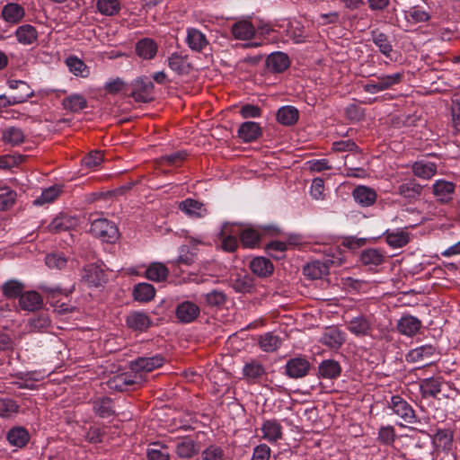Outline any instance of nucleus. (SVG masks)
I'll use <instances>...</instances> for the list:
<instances>
[{
    "instance_id": "obj_44",
    "label": "nucleus",
    "mask_w": 460,
    "mask_h": 460,
    "mask_svg": "<svg viewBox=\"0 0 460 460\" xmlns=\"http://www.w3.org/2000/svg\"><path fill=\"white\" fill-rule=\"evenodd\" d=\"M9 443L17 447H24L30 439L29 432L22 427H15L7 433Z\"/></svg>"
},
{
    "instance_id": "obj_58",
    "label": "nucleus",
    "mask_w": 460,
    "mask_h": 460,
    "mask_svg": "<svg viewBox=\"0 0 460 460\" xmlns=\"http://www.w3.org/2000/svg\"><path fill=\"white\" fill-rule=\"evenodd\" d=\"M200 457L201 460H225V452L220 446L212 444L201 451Z\"/></svg>"
},
{
    "instance_id": "obj_39",
    "label": "nucleus",
    "mask_w": 460,
    "mask_h": 460,
    "mask_svg": "<svg viewBox=\"0 0 460 460\" xmlns=\"http://www.w3.org/2000/svg\"><path fill=\"white\" fill-rule=\"evenodd\" d=\"M397 192L408 200H414L421 195L422 186L411 180L399 185Z\"/></svg>"
},
{
    "instance_id": "obj_46",
    "label": "nucleus",
    "mask_w": 460,
    "mask_h": 460,
    "mask_svg": "<svg viewBox=\"0 0 460 460\" xmlns=\"http://www.w3.org/2000/svg\"><path fill=\"white\" fill-rule=\"evenodd\" d=\"M371 35L372 40L374 44L378 48L379 51L385 57L389 58L391 52L393 51V45L389 40V37L385 33L379 31H373Z\"/></svg>"
},
{
    "instance_id": "obj_37",
    "label": "nucleus",
    "mask_w": 460,
    "mask_h": 460,
    "mask_svg": "<svg viewBox=\"0 0 460 460\" xmlns=\"http://www.w3.org/2000/svg\"><path fill=\"white\" fill-rule=\"evenodd\" d=\"M437 352V348L431 344H426L411 349L407 356V361L419 362L433 357Z\"/></svg>"
},
{
    "instance_id": "obj_45",
    "label": "nucleus",
    "mask_w": 460,
    "mask_h": 460,
    "mask_svg": "<svg viewBox=\"0 0 460 460\" xmlns=\"http://www.w3.org/2000/svg\"><path fill=\"white\" fill-rule=\"evenodd\" d=\"M62 105L65 110L78 112L87 106V101L85 97L79 93L71 94L62 101Z\"/></svg>"
},
{
    "instance_id": "obj_21",
    "label": "nucleus",
    "mask_w": 460,
    "mask_h": 460,
    "mask_svg": "<svg viewBox=\"0 0 460 460\" xmlns=\"http://www.w3.org/2000/svg\"><path fill=\"white\" fill-rule=\"evenodd\" d=\"M16 40L24 46L32 45L38 40L39 33L31 24H22L17 27L14 31Z\"/></svg>"
},
{
    "instance_id": "obj_13",
    "label": "nucleus",
    "mask_w": 460,
    "mask_h": 460,
    "mask_svg": "<svg viewBox=\"0 0 460 460\" xmlns=\"http://www.w3.org/2000/svg\"><path fill=\"white\" fill-rule=\"evenodd\" d=\"M384 237L388 246L393 249L402 248L411 240L410 233L405 228L388 229L384 233Z\"/></svg>"
},
{
    "instance_id": "obj_64",
    "label": "nucleus",
    "mask_w": 460,
    "mask_h": 460,
    "mask_svg": "<svg viewBox=\"0 0 460 460\" xmlns=\"http://www.w3.org/2000/svg\"><path fill=\"white\" fill-rule=\"evenodd\" d=\"M271 449L267 444H260L253 448L251 460H270Z\"/></svg>"
},
{
    "instance_id": "obj_8",
    "label": "nucleus",
    "mask_w": 460,
    "mask_h": 460,
    "mask_svg": "<svg viewBox=\"0 0 460 460\" xmlns=\"http://www.w3.org/2000/svg\"><path fill=\"white\" fill-rule=\"evenodd\" d=\"M261 438L270 444H276L283 438V427L276 419L265 420L261 427Z\"/></svg>"
},
{
    "instance_id": "obj_63",
    "label": "nucleus",
    "mask_w": 460,
    "mask_h": 460,
    "mask_svg": "<svg viewBox=\"0 0 460 460\" xmlns=\"http://www.w3.org/2000/svg\"><path fill=\"white\" fill-rule=\"evenodd\" d=\"M66 66H68L71 73L75 75L86 76L84 72L86 69V65L76 57H69L66 60Z\"/></svg>"
},
{
    "instance_id": "obj_28",
    "label": "nucleus",
    "mask_w": 460,
    "mask_h": 460,
    "mask_svg": "<svg viewBox=\"0 0 460 460\" xmlns=\"http://www.w3.org/2000/svg\"><path fill=\"white\" fill-rule=\"evenodd\" d=\"M456 185L452 181L438 180L433 184V194L441 202H447L452 199Z\"/></svg>"
},
{
    "instance_id": "obj_59",
    "label": "nucleus",
    "mask_w": 460,
    "mask_h": 460,
    "mask_svg": "<svg viewBox=\"0 0 460 460\" xmlns=\"http://www.w3.org/2000/svg\"><path fill=\"white\" fill-rule=\"evenodd\" d=\"M103 162V155L101 151H92L88 155H84L82 159V165L94 170L99 167Z\"/></svg>"
},
{
    "instance_id": "obj_12",
    "label": "nucleus",
    "mask_w": 460,
    "mask_h": 460,
    "mask_svg": "<svg viewBox=\"0 0 460 460\" xmlns=\"http://www.w3.org/2000/svg\"><path fill=\"white\" fill-rule=\"evenodd\" d=\"M406 26L411 27L418 23L428 22L431 19L430 13L421 5H413L403 11Z\"/></svg>"
},
{
    "instance_id": "obj_52",
    "label": "nucleus",
    "mask_w": 460,
    "mask_h": 460,
    "mask_svg": "<svg viewBox=\"0 0 460 460\" xmlns=\"http://www.w3.org/2000/svg\"><path fill=\"white\" fill-rule=\"evenodd\" d=\"M50 326L49 314L41 313L29 320L28 327L31 332H45Z\"/></svg>"
},
{
    "instance_id": "obj_38",
    "label": "nucleus",
    "mask_w": 460,
    "mask_h": 460,
    "mask_svg": "<svg viewBox=\"0 0 460 460\" xmlns=\"http://www.w3.org/2000/svg\"><path fill=\"white\" fill-rule=\"evenodd\" d=\"M299 118V112L294 106L287 105L279 109L277 112V120L284 126H292L296 123Z\"/></svg>"
},
{
    "instance_id": "obj_2",
    "label": "nucleus",
    "mask_w": 460,
    "mask_h": 460,
    "mask_svg": "<svg viewBox=\"0 0 460 460\" xmlns=\"http://www.w3.org/2000/svg\"><path fill=\"white\" fill-rule=\"evenodd\" d=\"M6 84L11 90H21L20 94H13L6 96L0 95V108H7L27 102L35 95L34 90L31 85L22 80L8 79Z\"/></svg>"
},
{
    "instance_id": "obj_30",
    "label": "nucleus",
    "mask_w": 460,
    "mask_h": 460,
    "mask_svg": "<svg viewBox=\"0 0 460 460\" xmlns=\"http://www.w3.org/2000/svg\"><path fill=\"white\" fill-rule=\"evenodd\" d=\"M348 330L358 337L368 336L371 333V323L364 316L352 318L347 325Z\"/></svg>"
},
{
    "instance_id": "obj_24",
    "label": "nucleus",
    "mask_w": 460,
    "mask_h": 460,
    "mask_svg": "<svg viewBox=\"0 0 460 460\" xmlns=\"http://www.w3.org/2000/svg\"><path fill=\"white\" fill-rule=\"evenodd\" d=\"M186 42L191 50L197 52H201L208 45L206 35L195 28L187 30Z\"/></svg>"
},
{
    "instance_id": "obj_56",
    "label": "nucleus",
    "mask_w": 460,
    "mask_h": 460,
    "mask_svg": "<svg viewBox=\"0 0 460 460\" xmlns=\"http://www.w3.org/2000/svg\"><path fill=\"white\" fill-rule=\"evenodd\" d=\"M261 238L259 231L253 228H245L240 234V241L246 248H254Z\"/></svg>"
},
{
    "instance_id": "obj_15",
    "label": "nucleus",
    "mask_w": 460,
    "mask_h": 460,
    "mask_svg": "<svg viewBox=\"0 0 460 460\" xmlns=\"http://www.w3.org/2000/svg\"><path fill=\"white\" fill-rule=\"evenodd\" d=\"M237 135L243 142L252 143L261 137L262 129L258 122L245 121L239 126Z\"/></svg>"
},
{
    "instance_id": "obj_41",
    "label": "nucleus",
    "mask_w": 460,
    "mask_h": 460,
    "mask_svg": "<svg viewBox=\"0 0 460 460\" xmlns=\"http://www.w3.org/2000/svg\"><path fill=\"white\" fill-rule=\"evenodd\" d=\"M127 324L135 331H146L151 324L147 314L140 312H134L127 317Z\"/></svg>"
},
{
    "instance_id": "obj_7",
    "label": "nucleus",
    "mask_w": 460,
    "mask_h": 460,
    "mask_svg": "<svg viewBox=\"0 0 460 460\" xmlns=\"http://www.w3.org/2000/svg\"><path fill=\"white\" fill-rule=\"evenodd\" d=\"M200 450L199 443L190 436L179 438L175 443V453L178 457L190 459Z\"/></svg>"
},
{
    "instance_id": "obj_62",
    "label": "nucleus",
    "mask_w": 460,
    "mask_h": 460,
    "mask_svg": "<svg viewBox=\"0 0 460 460\" xmlns=\"http://www.w3.org/2000/svg\"><path fill=\"white\" fill-rule=\"evenodd\" d=\"M18 404L10 398L0 399V417L9 418L18 412Z\"/></svg>"
},
{
    "instance_id": "obj_60",
    "label": "nucleus",
    "mask_w": 460,
    "mask_h": 460,
    "mask_svg": "<svg viewBox=\"0 0 460 460\" xmlns=\"http://www.w3.org/2000/svg\"><path fill=\"white\" fill-rule=\"evenodd\" d=\"M46 265L52 270H62L66 266L67 258L62 253L48 254L45 258Z\"/></svg>"
},
{
    "instance_id": "obj_33",
    "label": "nucleus",
    "mask_w": 460,
    "mask_h": 460,
    "mask_svg": "<svg viewBox=\"0 0 460 460\" xmlns=\"http://www.w3.org/2000/svg\"><path fill=\"white\" fill-rule=\"evenodd\" d=\"M179 208L190 217H203L207 214L204 204L193 199L181 201Z\"/></svg>"
},
{
    "instance_id": "obj_9",
    "label": "nucleus",
    "mask_w": 460,
    "mask_h": 460,
    "mask_svg": "<svg viewBox=\"0 0 460 460\" xmlns=\"http://www.w3.org/2000/svg\"><path fill=\"white\" fill-rule=\"evenodd\" d=\"M390 407L394 414L399 416L407 423L415 422V411L403 398L399 395L392 396Z\"/></svg>"
},
{
    "instance_id": "obj_14",
    "label": "nucleus",
    "mask_w": 460,
    "mask_h": 460,
    "mask_svg": "<svg viewBox=\"0 0 460 460\" xmlns=\"http://www.w3.org/2000/svg\"><path fill=\"white\" fill-rule=\"evenodd\" d=\"M200 309L198 305L190 301H184L179 304L175 310L176 318L182 323L193 322L199 314Z\"/></svg>"
},
{
    "instance_id": "obj_1",
    "label": "nucleus",
    "mask_w": 460,
    "mask_h": 460,
    "mask_svg": "<svg viewBox=\"0 0 460 460\" xmlns=\"http://www.w3.org/2000/svg\"><path fill=\"white\" fill-rule=\"evenodd\" d=\"M323 261H314L307 263L303 270L305 277L311 279H319L329 274L332 267H339L343 263V257L338 247L328 246L323 250Z\"/></svg>"
},
{
    "instance_id": "obj_3",
    "label": "nucleus",
    "mask_w": 460,
    "mask_h": 460,
    "mask_svg": "<svg viewBox=\"0 0 460 460\" xmlns=\"http://www.w3.org/2000/svg\"><path fill=\"white\" fill-rule=\"evenodd\" d=\"M404 78L403 72H397L391 75H376V79L369 80L363 85V90L367 93H377L397 85Z\"/></svg>"
},
{
    "instance_id": "obj_40",
    "label": "nucleus",
    "mask_w": 460,
    "mask_h": 460,
    "mask_svg": "<svg viewBox=\"0 0 460 460\" xmlns=\"http://www.w3.org/2000/svg\"><path fill=\"white\" fill-rule=\"evenodd\" d=\"M251 270L259 277H268L273 272V264L265 257L254 258L250 263Z\"/></svg>"
},
{
    "instance_id": "obj_11",
    "label": "nucleus",
    "mask_w": 460,
    "mask_h": 460,
    "mask_svg": "<svg viewBox=\"0 0 460 460\" xmlns=\"http://www.w3.org/2000/svg\"><path fill=\"white\" fill-rule=\"evenodd\" d=\"M285 368L290 378H302L308 374L310 363L305 357H296L287 361Z\"/></svg>"
},
{
    "instance_id": "obj_57",
    "label": "nucleus",
    "mask_w": 460,
    "mask_h": 460,
    "mask_svg": "<svg viewBox=\"0 0 460 460\" xmlns=\"http://www.w3.org/2000/svg\"><path fill=\"white\" fill-rule=\"evenodd\" d=\"M453 441V434L448 429H439L434 436V444L442 449H449Z\"/></svg>"
},
{
    "instance_id": "obj_55",
    "label": "nucleus",
    "mask_w": 460,
    "mask_h": 460,
    "mask_svg": "<svg viewBox=\"0 0 460 460\" xmlns=\"http://www.w3.org/2000/svg\"><path fill=\"white\" fill-rule=\"evenodd\" d=\"M23 284L17 280H8L2 286V292L5 298L20 297L23 290Z\"/></svg>"
},
{
    "instance_id": "obj_6",
    "label": "nucleus",
    "mask_w": 460,
    "mask_h": 460,
    "mask_svg": "<svg viewBox=\"0 0 460 460\" xmlns=\"http://www.w3.org/2000/svg\"><path fill=\"white\" fill-rule=\"evenodd\" d=\"M165 358L157 354L153 357H141L130 362V369L137 373H148L164 366Z\"/></svg>"
},
{
    "instance_id": "obj_34",
    "label": "nucleus",
    "mask_w": 460,
    "mask_h": 460,
    "mask_svg": "<svg viewBox=\"0 0 460 460\" xmlns=\"http://www.w3.org/2000/svg\"><path fill=\"white\" fill-rule=\"evenodd\" d=\"M25 134L23 130L18 127H7L2 131V141L11 146H17L22 145L25 140Z\"/></svg>"
},
{
    "instance_id": "obj_48",
    "label": "nucleus",
    "mask_w": 460,
    "mask_h": 460,
    "mask_svg": "<svg viewBox=\"0 0 460 460\" xmlns=\"http://www.w3.org/2000/svg\"><path fill=\"white\" fill-rule=\"evenodd\" d=\"M94 412L101 418H109L113 415L112 402L108 397H102L93 402Z\"/></svg>"
},
{
    "instance_id": "obj_47",
    "label": "nucleus",
    "mask_w": 460,
    "mask_h": 460,
    "mask_svg": "<svg viewBox=\"0 0 460 460\" xmlns=\"http://www.w3.org/2000/svg\"><path fill=\"white\" fill-rule=\"evenodd\" d=\"M134 298L139 302H148L155 297V289L149 283H138L133 289Z\"/></svg>"
},
{
    "instance_id": "obj_35",
    "label": "nucleus",
    "mask_w": 460,
    "mask_h": 460,
    "mask_svg": "<svg viewBox=\"0 0 460 460\" xmlns=\"http://www.w3.org/2000/svg\"><path fill=\"white\" fill-rule=\"evenodd\" d=\"M438 166L435 163L420 160L412 164V172L415 176L429 180L437 173Z\"/></svg>"
},
{
    "instance_id": "obj_51",
    "label": "nucleus",
    "mask_w": 460,
    "mask_h": 460,
    "mask_svg": "<svg viewBox=\"0 0 460 460\" xmlns=\"http://www.w3.org/2000/svg\"><path fill=\"white\" fill-rule=\"evenodd\" d=\"M17 198L15 190L8 186L0 187V210H7L11 208Z\"/></svg>"
},
{
    "instance_id": "obj_50",
    "label": "nucleus",
    "mask_w": 460,
    "mask_h": 460,
    "mask_svg": "<svg viewBox=\"0 0 460 460\" xmlns=\"http://www.w3.org/2000/svg\"><path fill=\"white\" fill-rule=\"evenodd\" d=\"M259 344L262 350L271 352L280 347L281 339L271 332H268L261 336Z\"/></svg>"
},
{
    "instance_id": "obj_10",
    "label": "nucleus",
    "mask_w": 460,
    "mask_h": 460,
    "mask_svg": "<svg viewBox=\"0 0 460 460\" xmlns=\"http://www.w3.org/2000/svg\"><path fill=\"white\" fill-rule=\"evenodd\" d=\"M25 9L18 3L10 2L4 4L1 10V18L9 25L19 24L25 16Z\"/></svg>"
},
{
    "instance_id": "obj_25",
    "label": "nucleus",
    "mask_w": 460,
    "mask_h": 460,
    "mask_svg": "<svg viewBox=\"0 0 460 460\" xmlns=\"http://www.w3.org/2000/svg\"><path fill=\"white\" fill-rule=\"evenodd\" d=\"M243 375L248 382H257L266 375V369L260 361L251 359L243 365Z\"/></svg>"
},
{
    "instance_id": "obj_43",
    "label": "nucleus",
    "mask_w": 460,
    "mask_h": 460,
    "mask_svg": "<svg viewBox=\"0 0 460 460\" xmlns=\"http://www.w3.org/2000/svg\"><path fill=\"white\" fill-rule=\"evenodd\" d=\"M169 275L168 268L161 262L151 263L146 270V277L152 281L161 282L167 279Z\"/></svg>"
},
{
    "instance_id": "obj_18",
    "label": "nucleus",
    "mask_w": 460,
    "mask_h": 460,
    "mask_svg": "<svg viewBox=\"0 0 460 460\" xmlns=\"http://www.w3.org/2000/svg\"><path fill=\"white\" fill-rule=\"evenodd\" d=\"M158 51V45L155 40L143 38L139 40L135 46V52L138 58L144 60L155 58Z\"/></svg>"
},
{
    "instance_id": "obj_42",
    "label": "nucleus",
    "mask_w": 460,
    "mask_h": 460,
    "mask_svg": "<svg viewBox=\"0 0 460 460\" xmlns=\"http://www.w3.org/2000/svg\"><path fill=\"white\" fill-rule=\"evenodd\" d=\"M341 372V365L336 360L325 359L319 365V374L323 378L335 379Z\"/></svg>"
},
{
    "instance_id": "obj_4",
    "label": "nucleus",
    "mask_w": 460,
    "mask_h": 460,
    "mask_svg": "<svg viewBox=\"0 0 460 460\" xmlns=\"http://www.w3.org/2000/svg\"><path fill=\"white\" fill-rule=\"evenodd\" d=\"M90 232L102 242L114 243L119 237V230L114 223L106 218L94 219L91 224Z\"/></svg>"
},
{
    "instance_id": "obj_27",
    "label": "nucleus",
    "mask_w": 460,
    "mask_h": 460,
    "mask_svg": "<svg viewBox=\"0 0 460 460\" xmlns=\"http://www.w3.org/2000/svg\"><path fill=\"white\" fill-rule=\"evenodd\" d=\"M231 32L236 40H248L255 34V28L251 22L242 20L232 25Z\"/></svg>"
},
{
    "instance_id": "obj_17",
    "label": "nucleus",
    "mask_w": 460,
    "mask_h": 460,
    "mask_svg": "<svg viewBox=\"0 0 460 460\" xmlns=\"http://www.w3.org/2000/svg\"><path fill=\"white\" fill-rule=\"evenodd\" d=\"M77 223L78 220L75 217L67 214H59L48 226V229L50 233L58 234L75 228Z\"/></svg>"
},
{
    "instance_id": "obj_23",
    "label": "nucleus",
    "mask_w": 460,
    "mask_h": 460,
    "mask_svg": "<svg viewBox=\"0 0 460 460\" xmlns=\"http://www.w3.org/2000/svg\"><path fill=\"white\" fill-rule=\"evenodd\" d=\"M42 304L43 299L36 291L23 292L19 297V305L24 311H36L42 306Z\"/></svg>"
},
{
    "instance_id": "obj_32",
    "label": "nucleus",
    "mask_w": 460,
    "mask_h": 460,
    "mask_svg": "<svg viewBox=\"0 0 460 460\" xmlns=\"http://www.w3.org/2000/svg\"><path fill=\"white\" fill-rule=\"evenodd\" d=\"M266 65L269 70L275 73L285 71L290 65L289 58L283 52H275L269 55Z\"/></svg>"
},
{
    "instance_id": "obj_20",
    "label": "nucleus",
    "mask_w": 460,
    "mask_h": 460,
    "mask_svg": "<svg viewBox=\"0 0 460 460\" xmlns=\"http://www.w3.org/2000/svg\"><path fill=\"white\" fill-rule=\"evenodd\" d=\"M320 341L330 349H339L345 341V333L337 327H328L323 333Z\"/></svg>"
},
{
    "instance_id": "obj_26",
    "label": "nucleus",
    "mask_w": 460,
    "mask_h": 460,
    "mask_svg": "<svg viewBox=\"0 0 460 460\" xmlns=\"http://www.w3.org/2000/svg\"><path fill=\"white\" fill-rule=\"evenodd\" d=\"M442 380L439 377H429L420 381V392L423 398H436L441 392Z\"/></svg>"
},
{
    "instance_id": "obj_54",
    "label": "nucleus",
    "mask_w": 460,
    "mask_h": 460,
    "mask_svg": "<svg viewBox=\"0 0 460 460\" xmlns=\"http://www.w3.org/2000/svg\"><path fill=\"white\" fill-rule=\"evenodd\" d=\"M96 6L98 11L106 16H114L120 11L119 0H98Z\"/></svg>"
},
{
    "instance_id": "obj_5",
    "label": "nucleus",
    "mask_w": 460,
    "mask_h": 460,
    "mask_svg": "<svg viewBox=\"0 0 460 460\" xmlns=\"http://www.w3.org/2000/svg\"><path fill=\"white\" fill-rule=\"evenodd\" d=\"M154 91L153 83L146 76L138 77L132 83L131 97L138 102L152 101Z\"/></svg>"
},
{
    "instance_id": "obj_53",
    "label": "nucleus",
    "mask_w": 460,
    "mask_h": 460,
    "mask_svg": "<svg viewBox=\"0 0 460 460\" xmlns=\"http://www.w3.org/2000/svg\"><path fill=\"white\" fill-rule=\"evenodd\" d=\"M62 192L61 186L53 185L46 190H44L40 196L38 197L33 203L37 206H41L47 203H50L54 201Z\"/></svg>"
},
{
    "instance_id": "obj_36",
    "label": "nucleus",
    "mask_w": 460,
    "mask_h": 460,
    "mask_svg": "<svg viewBox=\"0 0 460 460\" xmlns=\"http://www.w3.org/2000/svg\"><path fill=\"white\" fill-rule=\"evenodd\" d=\"M386 255L384 251L376 248H368L361 252L360 261L366 266H379L385 261Z\"/></svg>"
},
{
    "instance_id": "obj_29",
    "label": "nucleus",
    "mask_w": 460,
    "mask_h": 460,
    "mask_svg": "<svg viewBox=\"0 0 460 460\" xmlns=\"http://www.w3.org/2000/svg\"><path fill=\"white\" fill-rule=\"evenodd\" d=\"M144 381L141 374L134 372V375L127 373L117 376L113 380L110 382L111 388L122 391L129 385H139Z\"/></svg>"
},
{
    "instance_id": "obj_49",
    "label": "nucleus",
    "mask_w": 460,
    "mask_h": 460,
    "mask_svg": "<svg viewBox=\"0 0 460 460\" xmlns=\"http://www.w3.org/2000/svg\"><path fill=\"white\" fill-rule=\"evenodd\" d=\"M148 460H170V453L167 446L154 443L146 450Z\"/></svg>"
},
{
    "instance_id": "obj_31",
    "label": "nucleus",
    "mask_w": 460,
    "mask_h": 460,
    "mask_svg": "<svg viewBox=\"0 0 460 460\" xmlns=\"http://www.w3.org/2000/svg\"><path fill=\"white\" fill-rule=\"evenodd\" d=\"M168 66L176 74L180 75L189 74L190 65L188 62V57L181 55L178 52L171 54L167 59Z\"/></svg>"
},
{
    "instance_id": "obj_22",
    "label": "nucleus",
    "mask_w": 460,
    "mask_h": 460,
    "mask_svg": "<svg viewBox=\"0 0 460 460\" xmlns=\"http://www.w3.org/2000/svg\"><path fill=\"white\" fill-rule=\"evenodd\" d=\"M83 279L93 287H99L106 279L104 270L96 264H88L84 267Z\"/></svg>"
},
{
    "instance_id": "obj_16",
    "label": "nucleus",
    "mask_w": 460,
    "mask_h": 460,
    "mask_svg": "<svg viewBox=\"0 0 460 460\" xmlns=\"http://www.w3.org/2000/svg\"><path fill=\"white\" fill-rule=\"evenodd\" d=\"M422 326L421 321L411 314H405L401 317L397 323L398 332L404 336H415Z\"/></svg>"
},
{
    "instance_id": "obj_61",
    "label": "nucleus",
    "mask_w": 460,
    "mask_h": 460,
    "mask_svg": "<svg viewBox=\"0 0 460 460\" xmlns=\"http://www.w3.org/2000/svg\"><path fill=\"white\" fill-rule=\"evenodd\" d=\"M25 159L22 155H0V170H10L18 166Z\"/></svg>"
},
{
    "instance_id": "obj_19",
    "label": "nucleus",
    "mask_w": 460,
    "mask_h": 460,
    "mask_svg": "<svg viewBox=\"0 0 460 460\" xmlns=\"http://www.w3.org/2000/svg\"><path fill=\"white\" fill-rule=\"evenodd\" d=\"M352 197L361 207H370L375 204L377 194L374 189L359 185L353 190Z\"/></svg>"
}]
</instances>
